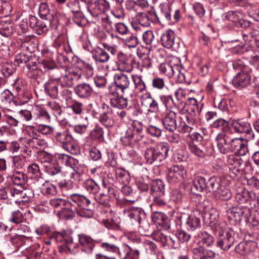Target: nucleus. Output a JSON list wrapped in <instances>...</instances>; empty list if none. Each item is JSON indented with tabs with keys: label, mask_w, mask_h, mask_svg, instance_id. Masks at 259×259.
I'll return each instance as SVG.
<instances>
[{
	"label": "nucleus",
	"mask_w": 259,
	"mask_h": 259,
	"mask_svg": "<svg viewBox=\"0 0 259 259\" xmlns=\"http://www.w3.org/2000/svg\"><path fill=\"white\" fill-rule=\"evenodd\" d=\"M169 151V146L166 143H160L154 147L148 148L145 152L147 162L158 164L165 159Z\"/></svg>",
	"instance_id": "obj_4"
},
{
	"label": "nucleus",
	"mask_w": 259,
	"mask_h": 259,
	"mask_svg": "<svg viewBox=\"0 0 259 259\" xmlns=\"http://www.w3.org/2000/svg\"><path fill=\"white\" fill-rule=\"evenodd\" d=\"M251 71L238 72L233 77L232 82L236 89L241 90L247 88L250 84Z\"/></svg>",
	"instance_id": "obj_10"
},
{
	"label": "nucleus",
	"mask_w": 259,
	"mask_h": 259,
	"mask_svg": "<svg viewBox=\"0 0 259 259\" xmlns=\"http://www.w3.org/2000/svg\"><path fill=\"white\" fill-rule=\"evenodd\" d=\"M160 99L162 103L166 109V111H172L175 106L176 104L171 96L161 95Z\"/></svg>",
	"instance_id": "obj_40"
},
{
	"label": "nucleus",
	"mask_w": 259,
	"mask_h": 259,
	"mask_svg": "<svg viewBox=\"0 0 259 259\" xmlns=\"http://www.w3.org/2000/svg\"><path fill=\"white\" fill-rule=\"evenodd\" d=\"M232 65L235 70L239 71V72H245L246 70V71H251V69L248 66L245 65L241 60L234 61Z\"/></svg>",
	"instance_id": "obj_50"
},
{
	"label": "nucleus",
	"mask_w": 259,
	"mask_h": 259,
	"mask_svg": "<svg viewBox=\"0 0 259 259\" xmlns=\"http://www.w3.org/2000/svg\"><path fill=\"white\" fill-rule=\"evenodd\" d=\"M132 79L135 88L139 92H143L146 90V85L141 75H132Z\"/></svg>",
	"instance_id": "obj_39"
},
{
	"label": "nucleus",
	"mask_w": 259,
	"mask_h": 259,
	"mask_svg": "<svg viewBox=\"0 0 259 259\" xmlns=\"http://www.w3.org/2000/svg\"><path fill=\"white\" fill-rule=\"evenodd\" d=\"M198 238L201 239L203 244L208 247H210L214 243V238L206 232H202L197 235Z\"/></svg>",
	"instance_id": "obj_45"
},
{
	"label": "nucleus",
	"mask_w": 259,
	"mask_h": 259,
	"mask_svg": "<svg viewBox=\"0 0 259 259\" xmlns=\"http://www.w3.org/2000/svg\"><path fill=\"white\" fill-rule=\"evenodd\" d=\"M73 111V113L79 115L82 113L83 109V104L77 101H74L72 104L68 106Z\"/></svg>",
	"instance_id": "obj_61"
},
{
	"label": "nucleus",
	"mask_w": 259,
	"mask_h": 259,
	"mask_svg": "<svg viewBox=\"0 0 259 259\" xmlns=\"http://www.w3.org/2000/svg\"><path fill=\"white\" fill-rule=\"evenodd\" d=\"M74 239L78 240L80 244L84 248V251L88 253L92 252L95 246V241L89 236L84 234H74Z\"/></svg>",
	"instance_id": "obj_24"
},
{
	"label": "nucleus",
	"mask_w": 259,
	"mask_h": 259,
	"mask_svg": "<svg viewBox=\"0 0 259 259\" xmlns=\"http://www.w3.org/2000/svg\"><path fill=\"white\" fill-rule=\"evenodd\" d=\"M141 104L148 112L157 113L159 111L157 101L152 97L149 92L143 94L141 97Z\"/></svg>",
	"instance_id": "obj_11"
},
{
	"label": "nucleus",
	"mask_w": 259,
	"mask_h": 259,
	"mask_svg": "<svg viewBox=\"0 0 259 259\" xmlns=\"http://www.w3.org/2000/svg\"><path fill=\"white\" fill-rule=\"evenodd\" d=\"M254 196V193L249 192L243 187H241L237 189L235 199L239 204H247L250 203Z\"/></svg>",
	"instance_id": "obj_23"
},
{
	"label": "nucleus",
	"mask_w": 259,
	"mask_h": 259,
	"mask_svg": "<svg viewBox=\"0 0 259 259\" xmlns=\"http://www.w3.org/2000/svg\"><path fill=\"white\" fill-rule=\"evenodd\" d=\"M231 126L236 133L245 134L248 140L254 139V134L248 122L242 119H233L231 121Z\"/></svg>",
	"instance_id": "obj_6"
},
{
	"label": "nucleus",
	"mask_w": 259,
	"mask_h": 259,
	"mask_svg": "<svg viewBox=\"0 0 259 259\" xmlns=\"http://www.w3.org/2000/svg\"><path fill=\"white\" fill-rule=\"evenodd\" d=\"M74 91L78 98L87 99L92 95L93 89L89 83L82 82L74 87Z\"/></svg>",
	"instance_id": "obj_20"
},
{
	"label": "nucleus",
	"mask_w": 259,
	"mask_h": 259,
	"mask_svg": "<svg viewBox=\"0 0 259 259\" xmlns=\"http://www.w3.org/2000/svg\"><path fill=\"white\" fill-rule=\"evenodd\" d=\"M230 151H234L239 155H245L248 152L246 142L242 138H231Z\"/></svg>",
	"instance_id": "obj_15"
},
{
	"label": "nucleus",
	"mask_w": 259,
	"mask_h": 259,
	"mask_svg": "<svg viewBox=\"0 0 259 259\" xmlns=\"http://www.w3.org/2000/svg\"><path fill=\"white\" fill-rule=\"evenodd\" d=\"M152 87L157 90H162L165 87L164 79L159 77H155L152 79Z\"/></svg>",
	"instance_id": "obj_52"
},
{
	"label": "nucleus",
	"mask_w": 259,
	"mask_h": 259,
	"mask_svg": "<svg viewBox=\"0 0 259 259\" xmlns=\"http://www.w3.org/2000/svg\"><path fill=\"white\" fill-rule=\"evenodd\" d=\"M39 69L42 71L46 72L50 70H53L57 67V65L54 62L44 61L40 64Z\"/></svg>",
	"instance_id": "obj_60"
},
{
	"label": "nucleus",
	"mask_w": 259,
	"mask_h": 259,
	"mask_svg": "<svg viewBox=\"0 0 259 259\" xmlns=\"http://www.w3.org/2000/svg\"><path fill=\"white\" fill-rule=\"evenodd\" d=\"M34 117L38 122H47L50 120V116L44 107L36 105L34 108Z\"/></svg>",
	"instance_id": "obj_28"
},
{
	"label": "nucleus",
	"mask_w": 259,
	"mask_h": 259,
	"mask_svg": "<svg viewBox=\"0 0 259 259\" xmlns=\"http://www.w3.org/2000/svg\"><path fill=\"white\" fill-rule=\"evenodd\" d=\"M52 20L50 21V26L53 28H56L60 22L65 19V16L59 12H56L51 14Z\"/></svg>",
	"instance_id": "obj_43"
},
{
	"label": "nucleus",
	"mask_w": 259,
	"mask_h": 259,
	"mask_svg": "<svg viewBox=\"0 0 259 259\" xmlns=\"http://www.w3.org/2000/svg\"><path fill=\"white\" fill-rule=\"evenodd\" d=\"M226 20L234 23L237 26L246 28L250 25V22L243 19L241 13L238 11H229L225 15Z\"/></svg>",
	"instance_id": "obj_16"
},
{
	"label": "nucleus",
	"mask_w": 259,
	"mask_h": 259,
	"mask_svg": "<svg viewBox=\"0 0 259 259\" xmlns=\"http://www.w3.org/2000/svg\"><path fill=\"white\" fill-rule=\"evenodd\" d=\"M29 26L34 32L41 35L46 33L49 30L50 21L46 20H39L33 16H30L29 18Z\"/></svg>",
	"instance_id": "obj_8"
},
{
	"label": "nucleus",
	"mask_w": 259,
	"mask_h": 259,
	"mask_svg": "<svg viewBox=\"0 0 259 259\" xmlns=\"http://www.w3.org/2000/svg\"><path fill=\"white\" fill-rule=\"evenodd\" d=\"M105 106L107 107V111L101 114L100 116V121L105 126L110 127L112 126L114 124L112 110L108 105L104 104V107Z\"/></svg>",
	"instance_id": "obj_31"
},
{
	"label": "nucleus",
	"mask_w": 259,
	"mask_h": 259,
	"mask_svg": "<svg viewBox=\"0 0 259 259\" xmlns=\"http://www.w3.org/2000/svg\"><path fill=\"white\" fill-rule=\"evenodd\" d=\"M50 238L51 241L60 243L61 245H73L74 247L76 245L74 242V234L70 231L54 232L50 236Z\"/></svg>",
	"instance_id": "obj_7"
},
{
	"label": "nucleus",
	"mask_w": 259,
	"mask_h": 259,
	"mask_svg": "<svg viewBox=\"0 0 259 259\" xmlns=\"http://www.w3.org/2000/svg\"><path fill=\"white\" fill-rule=\"evenodd\" d=\"M228 162L235 167H239L243 164V161L239 156L232 155L228 157Z\"/></svg>",
	"instance_id": "obj_57"
},
{
	"label": "nucleus",
	"mask_w": 259,
	"mask_h": 259,
	"mask_svg": "<svg viewBox=\"0 0 259 259\" xmlns=\"http://www.w3.org/2000/svg\"><path fill=\"white\" fill-rule=\"evenodd\" d=\"M154 19L153 12L148 13H139L135 16V21L144 27L149 26L151 22L154 23Z\"/></svg>",
	"instance_id": "obj_26"
},
{
	"label": "nucleus",
	"mask_w": 259,
	"mask_h": 259,
	"mask_svg": "<svg viewBox=\"0 0 259 259\" xmlns=\"http://www.w3.org/2000/svg\"><path fill=\"white\" fill-rule=\"evenodd\" d=\"M154 35L151 30H147L143 34V39L144 42L147 45H153L154 41Z\"/></svg>",
	"instance_id": "obj_59"
},
{
	"label": "nucleus",
	"mask_w": 259,
	"mask_h": 259,
	"mask_svg": "<svg viewBox=\"0 0 259 259\" xmlns=\"http://www.w3.org/2000/svg\"><path fill=\"white\" fill-rule=\"evenodd\" d=\"M39 159L44 164L46 172L51 176H54L59 172L61 169L60 167L54 163H52V156L49 153L44 152L39 155Z\"/></svg>",
	"instance_id": "obj_9"
},
{
	"label": "nucleus",
	"mask_w": 259,
	"mask_h": 259,
	"mask_svg": "<svg viewBox=\"0 0 259 259\" xmlns=\"http://www.w3.org/2000/svg\"><path fill=\"white\" fill-rule=\"evenodd\" d=\"M161 73L164 74L168 78L173 77L178 83L186 82L189 84L191 83V79L188 76V72L185 69L179 68L178 65H172L169 63H161L159 66Z\"/></svg>",
	"instance_id": "obj_3"
},
{
	"label": "nucleus",
	"mask_w": 259,
	"mask_h": 259,
	"mask_svg": "<svg viewBox=\"0 0 259 259\" xmlns=\"http://www.w3.org/2000/svg\"><path fill=\"white\" fill-rule=\"evenodd\" d=\"M186 104L189 106L190 110L194 113V115L199 114L201 112L202 105L199 107L198 102L193 98H189L186 101Z\"/></svg>",
	"instance_id": "obj_41"
},
{
	"label": "nucleus",
	"mask_w": 259,
	"mask_h": 259,
	"mask_svg": "<svg viewBox=\"0 0 259 259\" xmlns=\"http://www.w3.org/2000/svg\"><path fill=\"white\" fill-rule=\"evenodd\" d=\"M107 196L104 195L103 193H101L100 195L96 198L97 200L100 204L105 205L107 207V209L104 210L105 213L109 212L110 215H108L110 217H112L113 211L109 207V203L107 200Z\"/></svg>",
	"instance_id": "obj_47"
},
{
	"label": "nucleus",
	"mask_w": 259,
	"mask_h": 259,
	"mask_svg": "<svg viewBox=\"0 0 259 259\" xmlns=\"http://www.w3.org/2000/svg\"><path fill=\"white\" fill-rule=\"evenodd\" d=\"M139 43L137 36L131 35L125 39V44L128 48H135Z\"/></svg>",
	"instance_id": "obj_64"
},
{
	"label": "nucleus",
	"mask_w": 259,
	"mask_h": 259,
	"mask_svg": "<svg viewBox=\"0 0 259 259\" xmlns=\"http://www.w3.org/2000/svg\"><path fill=\"white\" fill-rule=\"evenodd\" d=\"M104 132L100 127H96L91 133L92 139L97 140L100 142L104 140Z\"/></svg>",
	"instance_id": "obj_55"
},
{
	"label": "nucleus",
	"mask_w": 259,
	"mask_h": 259,
	"mask_svg": "<svg viewBox=\"0 0 259 259\" xmlns=\"http://www.w3.org/2000/svg\"><path fill=\"white\" fill-rule=\"evenodd\" d=\"M206 179H194L191 189L196 193L199 200H201V196L196 192H201L204 189H206Z\"/></svg>",
	"instance_id": "obj_34"
},
{
	"label": "nucleus",
	"mask_w": 259,
	"mask_h": 259,
	"mask_svg": "<svg viewBox=\"0 0 259 259\" xmlns=\"http://www.w3.org/2000/svg\"><path fill=\"white\" fill-rule=\"evenodd\" d=\"M101 247L107 252L118 253L122 259H139V248L133 244L122 245L120 248L109 242H103Z\"/></svg>",
	"instance_id": "obj_2"
},
{
	"label": "nucleus",
	"mask_w": 259,
	"mask_h": 259,
	"mask_svg": "<svg viewBox=\"0 0 259 259\" xmlns=\"http://www.w3.org/2000/svg\"><path fill=\"white\" fill-rule=\"evenodd\" d=\"M55 139L57 142L67 151L71 150L74 147L73 139L67 131L57 132L55 135Z\"/></svg>",
	"instance_id": "obj_12"
},
{
	"label": "nucleus",
	"mask_w": 259,
	"mask_h": 259,
	"mask_svg": "<svg viewBox=\"0 0 259 259\" xmlns=\"http://www.w3.org/2000/svg\"><path fill=\"white\" fill-rule=\"evenodd\" d=\"M215 141L218 150L221 153L226 154L230 151V137L227 134H219Z\"/></svg>",
	"instance_id": "obj_21"
},
{
	"label": "nucleus",
	"mask_w": 259,
	"mask_h": 259,
	"mask_svg": "<svg viewBox=\"0 0 259 259\" xmlns=\"http://www.w3.org/2000/svg\"><path fill=\"white\" fill-rule=\"evenodd\" d=\"M19 96H20V95H19ZM19 99L20 101L19 102L15 100H13V95L12 93L8 90L4 91L2 94V100L5 104L7 103H11L12 102L16 106L22 105L27 103L29 99V98L27 97H24L23 99H21L20 98V97H19Z\"/></svg>",
	"instance_id": "obj_29"
},
{
	"label": "nucleus",
	"mask_w": 259,
	"mask_h": 259,
	"mask_svg": "<svg viewBox=\"0 0 259 259\" xmlns=\"http://www.w3.org/2000/svg\"><path fill=\"white\" fill-rule=\"evenodd\" d=\"M152 219L156 225L163 226L166 224L168 219L165 214L160 212H155L152 215Z\"/></svg>",
	"instance_id": "obj_38"
},
{
	"label": "nucleus",
	"mask_w": 259,
	"mask_h": 259,
	"mask_svg": "<svg viewBox=\"0 0 259 259\" xmlns=\"http://www.w3.org/2000/svg\"><path fill=\"white\" fill-rule=\"evenodd\" d=\"M84 187L88 192L95 194L99 191L100 186L93 179H87L84 182Z\"/></svg>",
	"instance_id": "obj_37"
},
{
	"label": "nucleus",
	"mask_w": 259,
	"mask_h": 259,
	"mask_svg": "<svg viewBox=\"0 0 259 259\" xmlns=\"http://www.w3.org/2000/svg\"><path fill=\"white\" fill-rule=\"evenodd\" d=\"M80 74L75 72H66L65 75L57 78L60 86L65 87L66 88L71 87L73 84L74 80H76L80 78Z\"/></svg>",
	"instance_id": "obj_22"
},
{
	"label": "nucleus",
	"mask_w": 259,
	"mask_h": 259,
	"mask_svg": "<svg viewBox=\"0 0 259 259\" xmlns=\"http://www.w3.org/2000/svg\"><path fill=\"white\" fill-rule=\"evenodd\" d=\"M135 136V142L140 141L143 138V127L140 124L134 125L131 127Z\"/></svg>",
	"instance_id": "obj_58"
},
{
	"label": "nucleus",
	"mask_w": 259,
	"mask_h": 259,
	"mask_svg": "<svg viewBox=\"0 0 259 259\" xmlns=\"http://www.w3.org/2000/svg\"><path fill=\"white\" fill-rule=\"evenodd\" d=\"M13 32L12 25L6 21L0 22V33L5 37H9Z\"/></svg>",
	"instance_id": "obj_44"
},
{
	"label": "nucleus",
	"mask_w": 259,
	"mask_h": 259,
	"mask_svg": "<svg viewBox=\"0 0 259 259\" xmlns=\"http://www.w3.org/2000/svg\"><path fill=\"white\" fill-rule=\"evenodd\" d=\"M70 199L76 204H72L67 201L58 214L66 220L72 219L74 217L75 211L81 217L92 218L94 211L91 208L90 200L84 196L78 194H73L70 196Z\"/></svg>",
	"instance_id": "obj_1"
},
{
	"label": "nucleus",
	"mask_w": 259,
	"mask_h": 259,
	"mask_svg": "<svg viewBox=\"0 0 259 259\" xmlns=\"http://www.w3.org/2000/svg\"><path fill=\"white\" fill-rule=\"evenodd\" d=\"M110 9L109 3L106 0H97L95 4V9L104 13Z\"/></svg>",
	"instance_id": "obj_51"
},
{
	"label": "nucleus",
	"mask_w": 259,
	"mask_h": 259,
	"mask_svg": "<svg viewBox=\"0 0 259 259\" xmlns=\"http://www.w3.org/2000/svg\"><path fill=\"white\" fill-rule=\"evenodd\" d=\"M206 189L209 192H215L220 187V183L215 179H206Z\"/></svg>",
	"instance_id": "obj_53"
},
{
	"label": "nucleus",
	"mask_w": 259,
	"mask_h": 259,
	"mask_svg": "<svg viewBox=\"0 0 259 259\" xmlns=\"http://www.w3.org/2000/svg\"><path fill=\"white\" fill-rule=\"evenodd\" d=\"M153 13L154 23L160 22V20L169 23L171 20L170 8L167 4H160L157 10Z\"/></svg>",
	"instance_id": "obj_13"
},
{
	"label": "nucleus",
	"mask_w": 259,
	"mask_h": 259,
	"mask_svg": "<svg viewBox=\"0 0 259 259\" xmlns=\"http://www.w3.org/2000/svg\"><path fill=\"white\" fill-rule=\"evenodd\" d=\"M186 175V171L182 165H174L168 170L169 178H184Z\"/></svg>",
	"instance_id": "obj_30"
},
{
	"label": "nucleus",
	"mask_w": 259,
	"mask_h": 259,
	"mask_svg": "<svg viewBox=\"0 0 259 259\" xmlns=\"http://www.w3.org/2000/svg\"><path fill=\"white\" fill-rule=\"evenodd\" d=\"M180 220L182 222H183L186 224L187 228L189 231H193L200 227V217L197 216L195 212L188 215L186 214L182 215Z\"/></svg>",
	"instance_id": "obj_19"
},
{
	"label": "nucleus",
	"mask_w": 259,
	"mask_h": 259,
	"mask_svg": "<svg viewBox=\"0 0 259 259\" xmlns=\"http://www.w3.org/2000/svg\"><path fill=\"white\" fill-rule=\"evenodd\" d=\"M119 62V66L122 69L127 72H131L133 70V60L127 59L126 57L122 53L118 55Z\"/></svg>",
	"instance_id": "obj_32"
},
{
	"label": "nucleus",
	"mask_w": 259,
	"mask_h": 259,
	"mask_svg": "<svg viewBox=\"0 0 259 259\" xmlns=\"http://www.w3.org/2000/svg\"><path fill=\"white\" fill-rule=\"evenodd\" d=\"M73 20L79 26L84 25L87 21V19L83 14L79 11L74 13Z\"/></svg>",
	"instance_id": "obj_49"
},
{
	"label": "nucleus",
	"mask_w": 259,
	"mask_h": 259,
	"mask_svg": "<svg viewBox=\"0 0 259 259\" xmlns=\"http://www.w3.org/2000/svg\"><path fill=\"white\" fill-rule=\"evenodd\" d=\"M152 189L154 191L158 192V195L164 194L165 185L162 179H154L152 183Z\"/></svg>",
	"instance_id": "obj_42"
},
{
	"label": "nucleus",
	"mask_w": 259,
	"mask_h": 259,
	"mask_svg": "<svg viewBox=\"0 0 259 259\" xmlns=\"http://www.w3.org/2000/svg\"><path fill=\"white\" fill-rule=\"evenodd\" d=\"M175 33L171 29L166 30L161 36L162 45L167 49H170L173 47L175 45Z\"/></svg>",
	"instance_id": "obj_27"
},
{
	"label": "nucleus",
	"mask_w": 259,
	"mask_h": 259,
	"mask_svg": "<svg viewBox=\"0 0 259 259\" xmlns=\"http://www.w3.org/2000/svg\"><path fill=\"white\" fill-rule=\"evenodd\" d=\"M130 84V80L127 75L119 73L114 75L113 82L109 87V93L113 95L115 93L114 89L120 90L122 94L128 89Z\"/></svg>",
	"instance_id": "obj_5"
},
{
	"label": "nucleus",
	"mask_w": 259,
	"mask_h": 259,
	"mask_svg": "<svg viewBox=\"0 0 259 259\" xmlns=\"http://www.w3.org/2000/svg\"><path fill=\"white\" fill-rule=\"evenodd\" d=\"M110 104L113 107L123 109L127 107L128 100L122 96H115L110 99Z\"/></svg>",
	"instance_id": "obj_33"
},
{
	"label": "nucleus",
	"mask_w": 259,
	"mask_h": 259,
	"mask_svg": "<svg viewBox=\"0 0 259 259\" xmlns=\"http://www.w3.org/2000/svg\"><path fill=\"white\" fill-rule=\"evenodd\" d=\"M27 172L30 175L29 178H40L41 177L39 166L35 163L31 164L28 166Z\"/></svg>",
	"instance_id": "obj_46"
},
{
	"label": "nucleus",
	"mask_w": 259,
	"mask_h": 259,
	"mask_svg": "<svg viewBox=\"0 0 259 259\" xmlns=\"http://www.w3.org/2000/svg\"><path fill=\"white\" fill-rule=\"evenodd\" d=\"M248 210L245 206L233 207L227 210V215L232 224L241 222L245 210Z\"/></svg>",
	"instance_id": "obj_18"
},
{
	"label": "nucleus",
	"mask_w": 259,
	"mask_h": 259,
	"mask_svg": "<svg viewBox=\"0 0 259 259\" xmlns=\"http://www.w3.org/2000/svg\"><path fill=\"white\" fill-rule=\"evenodd\" d=\"M174 237L177 238L181 242H187L190 240L191 235L185 231L182 230L177 232Z\"/></svg>",
	"instance_id": "obj_63"
},
{
	"label": "nucleus",
	"mask_w": 259,
	"mask_h": 259,
	"mask_svg": "<svg viewBox=\"0 0 259 259\" xmlns=\"http://www.w3.org/2000/svg\"><path fill=\"white\" fill-rule=\"evenodd\" d=\"M234 234L232 230L226 231L222 233H220L217 241L218 246L224 250L229 249L234 242Z\"/></svg>",
	"instance_id": "obj_14"
},
{
	"label": "nucleus",
	"mask_w": 259,
	"mask_h": 259,
	"mask_svg": "<svg viewBox=\"0 0 259 259\" xmlns=\"http://www.w3.org/2000/svg\"><path fill=\"white\" fill-rule=\"evenodd\" d=\"M92 55L96 61L99 63L106 62L110 58L109 54L105 50L99 48L94 50Z\"/></svg>",
	"instance_id": "obj_35"
},
{
	"label": "nucleus",
	"mask_w": 259,
	"mask_h": 259,
	"mask_svg": "<svg viewBox=\"0 0 259 259\" xmlns=\"http://www.w3.org/2000/svg\"><path fill=\"white\" fill-rule=\"evenodd\" d=\"M203 149L204 148L202 149L199 147L198 146H196L194 144H190L189 145V149L190 151L193 154L201 158L204 157L206 154Z\"/></svg>",
	"instance_id": "obj_56"
},
{
	"label": "nucleus",
	"mask_w": 259,
	"mask_h": 259,
	"mask_svg": "<svg viewBox=\"0 0 259 259\" xmlns=\"http://www.w3.org/2000/svg\"><path fill=\"white\" fill-rule=\"evenodd\" d=\"M50 9L46 3H41L40 4L38 9V14L39 16L43 19H47V16L50 13Z\"/></svg>",
	"instance_id": "obj_54"
},
{
	"label": "nucleus",
	"mask_w": 259,
	"mask_h": 259,
	"mask_svg": "<svg viewBox=\"0 0 259 259\" xmlns=\"http://www.w3.org/2000/svg\"><path fill=\"white\" fill-rule=\"evenodd\" d=\"M44 87L48 94L52 98H56L61 90L60 84L57 79L49 80Z\"/></svg>",
	"instance_id": "obj_25"
},
{
	"label": "nucleus",
	"mask_w": 259,
	"mask_h": 259,
	"mask_svg": "<svg viewBox=\"0 0 259 259\" xmlns=\"http://www.w3.org/2000/svg\"><path fill=\"white\" fill-rule=\"evenodd\" d=\"M23 216L22 213L19 210H16L12 212V217L10 221L15 224H19L23 222Z\"/></svg>",
	"instance_id": "obj_62"
},
{
	"label": "nucleus",
	"mask_w": 259,
	"mask_h": 259,
	"mask_svg": "<svg viewBox=\"0 0 259 259\" xmlns=\"http://www.w3.org/2000/svg\"><path fill=\"white\" fill-rule=\"evenodd\" d=\"M47 106L50 107L53 114L56 117L60 116L62 113V110L60 105L56 101H51L48 103Z\"/></svg>",
	"instance_id": "obj_48"
},
{
	"label": "nucleus",
	"mask_w": 259,
	"mask_h": 259,
	"mask_svg": "<svg viewBox=\"0 0 259 259\" xmlns=\"http://www.w3.org/2000/svg\"><path fill=\"white\" fill-rule=\"evenodd\" d=\"M162 123L167 131L175 132L177 128L176 113L172 111H166L162 118Z\"/></svg>",
	"instance_id": "obj_17"
},
{
	"label": "nucleus",
	"mask_w": 259,
	"mask_h": 259,
	"mask_svg": "<svg viewBox=\"0 0 259 259\" xmlns=\"http://www.w3.org/2000/svg\"><path fill=\"white\" fill-rule=\"evenodd\" d=\"M141 212V208L134 207L126 208L123 210L124 214L125 216H127L131 219L137 220L139 224H140L141 221L140 217Z\"/></svg>",
	"instance_id": "obj_36"
}]
</instances>
